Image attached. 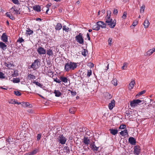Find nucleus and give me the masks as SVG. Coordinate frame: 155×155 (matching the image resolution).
Here are the masks:
<instances>
[{"mask_svg":"<svg viewBox=\"0 0 155 155\" xmlns=\"http://www.w3.org/2000/svg\"><path fill=\"white\" fill-rule=\"evenodd\" d=\"M77 67L76 63L70 62L66 63L64 66V70L65 71L68 72L70 70H74Z\"/></svg>","mask_w":155,"mask_h":155,"instance_id":"nucleus-1","label":"nucleus"},{"mask_svg":"<svg viewBox=\"0 0 155 155\" xmlns=\"http://www.w3.org/2000/svg\"><path fill=\"white\" fill-rule=\"evenodd\" d=\"M105 23L106 25H109L110 27L111 28H113L116 25V21L115 19H113L110 18H106Z\"/></svg>","mask_w":155,"mask_h":155,"instance_id":"nucleus-2","label":"nucleus"},{"mask_svg":"<svg viewBox=\"0 0 155 155\" xmlns=\"http://www.w3.org/2000/svg\"><path fill=\"white\" fill-rule=\"evenodd\" d=\"M139 99L134 100L130 102V105L132 107H134L138 105H140L143 104V103Z\"/></svg>","mask_w":155,"mask_h":155,"instance_id":"nucleus-3","label":"nucleus"},{"mask_svg":"<svg viewBox=\"0 0 155 155\" xmlns=\"http://www.w3.org/2000/svg\"><path fill=\"white\" fill-rule=\"evenodd\" d=\"M58 142L61 144H64L66 141L67 139L63 135L60 134L57 138Z\"/></svg>","mask_w":155,"mask_h":155,"instance_id":"nucleus-4","label":"nucleus"},{"mask_svg":"<svg viewBox=\"0 0 155 155\" xmlns=\"http://www.w3.org/2000/svg\"><path fill=\"white\" fill-rule=\"evenodd\" d=\"M40 64V61L38 59H37L35 60L31 66V68L35 70L37 68Z\"/></svg>","mask_w":155,"mask_h":155,"instance_id":"nucleus-5","label":"nucleus"},{"mask_svg":"<svg viewBox=\"0 0 155 155\" xmlns=\"http://www.w3.org/2000/svg\"><path fill=\"white\" fill-rule=\"evenodd\" d=\"M75 40L77 42L81 44H84V39L82 37V34L81 33L76 36Z\"/></svg>","mask_w":155,"mask_h":155,"instance_id":"nucleus-6","label":"nucleus"},{"mask_svg":"<svg viewBox=\"0 0 155 155\" xmlns=\"http://www.w3.org/2000/svg\"><path fill=\"white\" fill-rule=\"evenodd\" d=\"M38 53L40 55L45 54L46 53V51L43 47H39L37 50Z\"/></svg>","mask_w":155,"mask_h":155,"instance_id":"nucleus-7","label":"nucleus"},{"mask_svg":"<svg viewBox=\"0 0 155 155\" xmlns=\"http://www.w3.org/2000/svg\"><path fill=\"white\" fill-rule=\"evenodd\" d=\"M10 11L12 13L15 14H20V12L18 10L15 6L12 7L10 9Z\"/></svg>","mask_w":155,"mask_h":155,"instance_id":"nucleus-8","label":"nucleus"},{"mask_svg":"<svg viewBox=\"0 0 155 155\" xmlns=\"http://www.w3.org/2000/svg\"><path fill=\"white\" fill-rule=\"evenodd\" d=\"M140 147L139 146H136L134 147V153L135 154L138 155L140 152Z\"/></svg>","mask_w":155,"mask_h":155,"instance_id":"nucleus-9","label":"nucleus"},{"mask_svg":"<svg viewBox=\"0 0 155 155\" xmlns=\"http://www.w3.org/2000/svg\"><path fill=\"white\" fill-rule=\"evenodd\" d=\"M115 105V101L114 100H113L111 101V102L109 104L108 107L110 110H112Z\"/></svg>","mask_w":155,"mask_h":155,"instance_id":"nucleus-10","label":"nucleus"},{"mask_svg":"<svg viewBox=\"0 0 155 155\" xmlns=\"http://www.w3.org/2000/svg\"><path fill=\"white\" fill-rule=\"evenodd\" d=\"M98 25L99 26L100 28L101 27L102 28H106V23H105L104 22L102 21H99L97 22Z\"/></svg>","mask_w":155,"mask_h":155,"instance_id":"nucleus-11","label":"nucleus"},{"mask_svg":"<svg viewBox=\"0 0 155 155\" xmlns=\"http://www.w3.org/2000/svg\"><path fill=\"white\" fill-rule=\"evenodd\" d=\"M83 140V143L87 145H88L91 142L89 139L87 137H84Z\"/></svg>","mask_w":155,"mask_h":155,"instance_id":"nucleus-12","label":"nucleus"},{"mask_svg":"<svg viewBox=\"0 0 155 155\" xmlns=\"http://www.w3.org/2000/svg\"><path fill=\"white\" fill-rule=\"evenodd\" d=\"M135 82L134 80L132 81L129 84L128 86V88L129 90H131L133 88L134 86V85L135 84Z\"/></svg>","mask_w":155,"mask_h":155,"instance_id":"nucleus-13","label":"nucleus"},{"mask_svg":"<svg viewBox=\"0 0 155 155\" xmlns=\"http://www.w3.org/2000/svg\"><path fill=\"white\" fill-rule=\"evenodd\" d=\"M5 65L6 66L8 69H12V68L14 67V65L12 63L10 62L5 63Z\"/></svg>","mask_w":155,"mask_h":155,"instance_id":"nucleus-14","label":"nucleus"},{"mask_svg":"<svg viewBox=\"0 0 155 155\" xmlns=\"http://www.w3.org/2000/svg\"><path fill=\"white\" fill-rule=\"evenodd\" d=\"M1 38L3 41L5 42H7L8 41V37L5 33H3L2 34Z\"/></svg>","mask_w":155,"mask_h":155,"instance_id":"nucleus-15","label":"nucleus"},{"mask_svg":"<svg viewBox=\"0 0 155 155\" xmlns=\"http://www.w3.org/2000/svg\"><path fill=\"white\" fill-rule=\"evenodd\" d=\"M21 105L24 107H28L29 108L31 107L32 106L28 102H22Z\"/></svg>","mask_w":155,"mask_h":155,"instance_id":"nucleus-16","label":"nucleus"},{"mask_svg":"<svg viewBox=\"0 0 155 155\" xmlns=\"http://www.w3.org/2000/svg\"><path fill=\"white\" fill-rule=\"evenodd\" d=\"M128 141L132 145L135 144L136 140L133 137H130L129 138Z\"/></svg>","mask_w":155,"mask_h":155,"instance_id":"nucleus-17","label":"nucleus"},{"mask_svg":"<svg viewBox=\"0 0 155 155\" xmlns=\"http://www.w3.org/2000/svg\"><path fill=\"white\" fill-rule=\"evenodd\" d=\"M0 48H2L3 50H5L6 49L7 45L2 42H0Z\"/></svg>","mask_w":155,"mask_h":155,"instance_id":"nucleus-18","label":"nucleus"},{"mask_svg":"<svg viewBox=\"0 0 155 155\" xmlns=\"http://www.w3.org/2000/svg\"><path fill=\"white\" fill-rule=\"evenodd\" d=\"M109 130L110 134L114 135L116 134L118 132V130L116 129H110Z\"/></svg>","mask_w":155,"mask_h":155,"instance_id":"nucleus-19","label":"nucleus"},{"mask_svg":"<svg viewBox=\"0 0 155 155\" xmlns=\"http://www.w3.org/2000/svg\"><path fill=\"white\" fill-rule=\"evenodd\" d=\"M62 28V25L61 23H58L55 26V29L56 30H60Z\"/></svg>","mask_w":155,"mask_h":155,"instance_id":"nucleus-20","label":"nucleus"},{"mask_svg":"<svg viewBox=\"0 0 155 155\" xmlns=\"http://www.w3.org/2000/svg\"><path fill=\"white\" fill-rule=\"evenodd\" d=\"M90 147L93 150L97 151L98 147H97L94 144H91L90 145Z\"/></svg>","mask_w":155,"mask_h":155,"instance_id":"nucleus-21","label":"nucleus"},{"mask_svg":"<svg viewBox=\"0 0 155 155\" xmlns=\"http://www.w3.org/2000/svg\"><path fill=\"white\" fill-rule=\"evenodd\" d=\"M150 24V23L148 21V20L147 19L143 23V25L145 28H148V27L149 25Z\"/></svg>","mask_w":155,"mask_h":155,"instance_id":"nucleus-22","label":"nucleus"},{"mask_svg":"<svg viewBox=\"0 0 155 155\" xmlns=\"http://www.w3.org/2000/svg\"><path fill=\"white\" fill-rule=\"evenodd\" d=\"M33 8L34 10L38 12H39L41 11V7L39 5H35L34 6Z\"/></svg>","mask_w":155,"mask_h":155,"instance_id":"nucleus-23","label":"nucleus"},{"mask_svg":"<svg viewBox=\"0 0 155 155\" xmlns=\"http://www.w3.org/2000/svg\"><path fill=\"white\" fill-rule=\"evenodd\" d=\"M100 28L99 26L98 25V24H97V22L96 24L94 25L92 28V29L93 30L98 31L100 29Z\"/></svg>","mask_w":155,"mask_h":155,"instance_id":"nucleus-24","label":"nucleus"},{"mask_svg":"<svg viewBox=\"0 0 155 155\" xmlns=\"http://www.w3.org/2000/svg\"><path fill=\"white\" fill-rule=\"evenodd\" d=\"M127 134V131L126 129H125L124 130H122L120 132V134L122 136H125Z\"/></svg>","mask_w":155,"mask_h":155,"instance_id":"nucleus-25","label":"nucleus"},{"mask_svg":"<svg viewBox=\"0 0 155 155\" xmlns=\"http://www.w3.org/2000/svg\"><path fill=\"white\" fill-rule=\"evenodd\" d=\"M54 93L55 94V96L57 97H59L61 94V93L58 90H55L54 91Z\"/></svg>","mask_w":155,"mask_h":155,"instance_id":"nucleus-26","label":"nucleus"},{"mask_svg":"<svg viewBox=\"0 0 155 155\" xmlns=\"http://www.w3.org/2000/svg\"><path fill=\"white\" fill-rule=\"evenodd\" d=\"M47 54L49 56H52L53 54V52L52 51V50L51 49L47 50Z\"/></svg>","mask_w":155,"mask_h":155,"instance_id":"nucleus-27","label":"nucleus"},{"mask_svg":"<svg viewBox=\"0 0 155 155\" xmlns=\"http://www.w3.org/2000/svg\"><path fill=\"white\" fill-rule=\"evenodd\" d=\"M14 73L12 74L13 77H15L18 75V71L15 69L13 70Z\"/></svg>","mask_w":155,"mask_h":155,"instance_id":"nucleus-28","label":"nucleus"},{"mask_svg":"<svg viewBox=\"0 0 155 155\" xmlns=\"http://www.w3.org/2000/svg\"><path fill=\"white\" fill-rule=\"evenodd\" d=\"M105 97L107 99H110L112 97V95L108 93H106L105 94Z\"/></svg>","mask_w":155,"mask_h":155,"instance_id":"nucleus-29","label":"nucleus"},{"mask_svg":"<svg viewBox=\"0 0 155 155\" xmlns=\"http://www.w3.org/2000/svg\"><path fill=\"white\" fill-rule=\"evenodd\" d=\"M60 79L61 81L64 83H67L68 82L67 78L65 77H61L60 78Z\"/></svg>","mask_w":155,"mask_h":155,"instance_id":"nucleus-30","label":"nucleus"},{"mask_svg":"<svg viewBox=\"0 0 155 155\" xmlns=\"http://www.w3.org/2000/svg\"><path fill=\"white\" fill-rule=\"evenodd\" d=\"M111 83L114 86H117V80L115 78L114 79L111 81Z\"/></svg>","mask_w":155,"mask_h":155,"instance_id":"nucleus-31","label":"nucleus"},{"mask_svg":"<svg viewBox=\"0 0 155 155\" xmlns=\"http://www.w3.org/2000/svg\"><path fill=\"white\" fill-rule=\"evenodd\" d=\"M35 76H34L33 74H29L28 76V78L29 80H30V79L31 80V79H35Z\"/></svg>","mask_w":155,"mask_h":155,"instance_id":"nucleus-32","label":"nucleus"},{"mask_svg":"<svg viewBox=\"0 0 155 155\" xmlns=\"http://www.w3.org/2000/svg\"><path fill=\"white\" fill-rule=\"evenodd\" d=\"M12 81L14 83H18L20 82V80L19 78H13Z\"/></svg>","mask_w":155,"mask_h":155,"instance_id":"nucleus-33","label":"nucleus"},{"mask_svg":"<svg viewBox=\"0 0 155 155\" xmlns=\"http://www.w3.org/2000/svg\"><path fill=\"white\" fill-rule=\"evenodd\" d=\"M107 15L106 17V18H110V15L111 14V12L110 10H108L107 11Z\"/></svg>","mask_w":155,"mask_h":155,"instance_id":"nucleus-34","label":"nucleus"},{"mask_svg":"<svg viewBox=\"0 0 155 155\" xmlns=\"http://www.w3.org/2000/svg\"><path fill=\"white\" fill-rule=\"evenodd\" d=\"M26 31L27 32V34L29 35H31L33 33V31L30 30V29L29 28H28V30Z\"/></svg>","mask_w":155,"mask_h":155,"instance_id":"nucleus-35","label":"nucleus"},{"mask_svg":"<svg viewBox=\"0 0 155 155\" xmlns=\"http://www.w3.org/2000/svg\"><path fill=\"white\" fill-rule=\"evenodd\" d=\"M75 110V109L74 107H72L70 109L69 112L70 113L74 114Z\"/></svg>","mask_w":155,"mask_h":155,"instance_id":"nucleus-36","label":"nucleus"},{"mask_svg":"<svg viewBox=\"0 0 155 155\" xmlns=\"http://www.w3.org/2000/svg\"><path fill=\"white\" fill-rule=\"evenodd\" d=\"M128 65V64L126 62H125L124 63L123 66L121 68L123 70H125V67L127 68Z\"/></svg>","mask_w":155,"mask_h":155,"instance_id":"nucleus-37","label":"nucleus"},{"mask_svg":"<svg viewBox=\"0 0 155 155\" xmlns=\"http://www.w3.org/2000/svg\"><path fill=\"white\" fill-rule=\"evenodd\" d=\"M145 6L144 5H143L141 7L140 12V13H143L144 11Z\"/></svg>","mask_w":155,"mask_h":155,"instance_id":"nucleus-38","label":"nucleus"},{"mask_svg":"<svg viewBox=\"0 0 155 155\" xmlns=\"http://www.w3.org/2000/svg\"><path fill=\"white\" fill-rule=\"evenodd\" d=\"M127 12H124L123 13V15L121 17L123 19H125L127 17Z\"/></svg>","mask_w":155,"mask_h":155,"instance_id":"nucleus-39","label":"nucleus"},{"mask_svg":"<svg viewBox=\"0 0 155 155\" xmlns=\"http://www.w3.org/2000/svg\"><path fill=\"white\" fill-rule=\"evenodd\" d=\"M69 28L68 27H66V25H64L63 28V30L68 32Z\"/></svg>","mask_w":155,"mask_h":155,"instance_id":"nucleus-40","label":"nucleus"},{"mask_svg":"<svg viewBox=\"0 0 155 155\" xmlns=\"http://www.w3.org/2000/svg\"><path fill=\"white\" fill-rule=\"evenodd\" d=\"M146 92V91L145 90H143V91H142L140 92H139L138 94H137L136 95V96H139L140 95H141L145 93Z\"/></svg>","mask_w":155,"mask_h":155,"instance_id":"nucleus-41","label":"nucleus"},{"mask_svg":"<svg viewBox=\"0 0 155 155\" xmlns=\"http://www.w3.org/2000/svg\"><path fill=\"white\" fill-rule=\"evenodd\" d=\"M5 78L4 74L2 72H0V78L4 79Z\"/></svg>","mask_w":155,"mask_h":155,"instance_id":"nucleus-42","label":"nucleus"},{"mask_svg":"<svg viewBox=\"0 0 155 155\" xmlns=\"http://www.w3.org/2000/svg\"><path fill=\"white\" fill-rule=\"evenodd\" d=\"M8 103L9 104H15V100L12 99L11 100L8 101Z\"/></svg>","mask_w":155,"mask_h":155,"instance_id":"nucleus-43","label":"nucleus"},{"mask_svg":"<svg viewBox=\"0 0 155 155\" xmlns=\"http://www.w3.org/2000/svg\"><path fill=\"white\" fill-rule=\"evenodd\" d=\"M53 78L54 79V81L56 82L57 83L60 84L61 82V81H60L59 79H58L57 78Z\"/></svg>","mask_w":155,"mask_h":155,"instance_id":"nucleus-44","label":"nucleus"},{"mask_svg":"<svg viewBox=\"0 0 155 155\" xmlns=\"http://www.w3.org/2000/svg\"><path fill=\"white\" fill-rule=\"evenodd\" d=\"M92 71L91 70H89L87 71V76L90 77Z\"/></svg>","mask_w":155,"mask_h":155,"instance_id":"nucleus-45","label":"nucleus"},{"mask_svg":"<svg viewBox=\"0 0 155 155\" xmlns=\"http://www.w3.org/2000/svg\"><path fill=\"white\" fill-rule=\"evenodd\" d=\"M68 90L71 92L72 95L73 96H74L76 95V93L75 91H73L70 90Z\"/></svg>","mask_w":155,"mask_h":155,"instance_id":"nucleus-46","label":"nucleus"},{"mask_svg":"<svg viewBox=\"0 0 155 155\" xmlns=\"http://www.w3.org/2000/svg\"><path fill=\"white\" fill-rule=\"evenodd\" d=\"M24 41V40L22 38H19L18 40H17V42H19V43H21L22 42Z\"/></svg>","mask_w":155,"mask_h":155,"instance_id":"nucleus-47","label":"nucleus"},{"mask_svg":"<svg viewBox=\"0 0 155 155\" xmlns=\"http://www.w3.org/2000/svg\"><path fill=\"white\" fill-rule=\"evenodd\" d=\"M14 94L17 96H20L21 95V94L19 91H14Z\"/></svg>","mask_w":155,"mask_h":155,"instance_id":"nucleus-48","label":"nucleus"},{"mask_svg":"<svg viewBox=\"0 0 155 155\" xmlns=\"http://www.w3.org/2000/svg\"><path fill=\"white\" fill-rule=\"evenodd\" d=\"M41 137V134H38L37 136V140H39Z\"/></svg>","mask_w":155,"mask_h":155,"instance_id":"nucleus-49","label":"nucleus"},{"mask_svg":"<svg viewBox=\"0 0 155 155\" xmlns=\"http://www.w3.org/2000/svg\"><path fill=\"white\" fill-rule=\"evenodd\" d=\"M126 127L125 125H121L119 127V128L120 129H124Z\"/></svg>","mask_w":155,"mask_h":155,"instance_id":"nucleus-50","label":"nucleus"},{"mask_svg":"<svg viewBox=\"0 0 155 155\" xmlns=\"http://www.w3.org/2000/svg\"><path fill=\"white\" fill-rule=\"evenodd\" d=\"M86 50H85V49H84L83 51H82V54L84 56H86Z\"/></svg>","mask_w":155,"mask_h":155,"instance_id":"nucleus-51","label":"nucleus"},{"mask_svg":"<svg viewBox=\"0 0 155 155\" xmlns=\"http://www.w3.org/2000/svg\"><path fill=\"white\" fill-rule=\"evenodd\" d=\"M34 83L35 84L39 86V87H41V84H40L39 82H36V81H35V82H34Z\"/></svg>","mask_w":155,"mask_h":155,"instance_id":"nucleus-52","label":"nucleus"},{"mask_svg":"<svg viewBox=\"0 0 155 155\" xmlns=\"http://www.w3.org/2000/svg\"><path fill=\"white\" fill-rule=\"evenodd\" d=\"M118 13L117 10L116 9H114V11L113 12V13L115 15H117Z\"/></svg>","mask_w":155,"mask_h":155,"instance_id":"nucleus-53","label":"nucleus"},{"mask_svg":"<svg viewBox=\"0 0 155 155\" xmlns=\"http://www.w3.org/2000/svg\"><path fill=\"white\" fill-rule=\"evenodd\" d=\"M87 65L91 68L93 67L94 66V64L92 63H89Z\"/></svg>","mask_w":155,"mask_h":155,"instance_id":"nucleus-54","label":"nucleus"},{"mask_svg":"<svg viewBox=\"0 0 155 155\" xmlns=\"http://www.w3.org/2000/svg\"><path fill=\"white\" fill-rule=\"evenodd\" d=\"M112 41V39L109 38L108 39V45H111V42Z\"/></svg>","mask_w":155,"mask_h":155,"instance_id":"nucleus-55","label":"nucleus"},{"mask_svg":"<svg viewBox=\"0 0 155 155\" xmlns=\"http://www.w3.org/2000/svg\"><path fill=\"white\" fill-rule=\"evenodd\" d=\"M138 24L137 21H134L132 25L133 26H135L137 24Z\"/></svg>","mask_w":155,"mask_h":155,"instance_id":"nucleus-56","label":"nucleus"},{"mask_svg":"<svg viewBox=\"0 0 155 155\" xmlns=\"http://www.w3.org/2000/svg\"><path fill=\"white\" fill-rule=\"evenodd\" d=\"M12 2L15 4H17L18 3V0H12Z\"/></svg>","mask_w":155,"mask_h":155,"instance_id":"nucleus-57","label":"nucleus"},{"mask_svg":"<svg viewBox=\"0 0 155 155\" xmlns=\"http://www.w3.org/2000/svg\"><path fill=\"white\" fill-rule=\"evenodd\" d=\"M152 54L151 53V51H150V49L147 52V55H150Z\"/></svg>","mask_w":155,"mask_h":155,"instance_id":"nucleus-58","label":"nucleus"},{"mask_svg":"<svg viewBox=\"0 0 155 155\" xmlns=\"http://www.w3.org/2000/svg\"><path fill=\"white\" fill-rule=\"evenodd\" d=\"M87 37L88 38V40H90V37L89 36V35L88 33H87Z\"/></svg>","mask_w":155,"mask_h":155,"instance_id":"nucleus-59","label":"nucleus"},{"mask_svg":"<svg viewBox=\"0 0 155 155\" xmlns=\"http://www.w3.org/2000/svg\"><path fill=\"white\" fill-rule=\"evenodd\" d=\"M11 19L13 20L15 19V17L12 16V15H11L9 17Z\"/></svg>","mask_w":155,"mask_h":155,"instance_id":"nucleus-60","label":"nucleus"},{"mask_svg":"<svg viewBox=\"0 0 155 155\" xmlns=\"http://www.w3.org/2000/svg\"><path fill=\"white\" fill-rule=\"evenodd\" d=\"M5 15L7 16L8 17H9L11 15L9 13L7 12L5 14Z\"/></svg>","mask_w":155,"mask_h":155,"instance_id":"nucleus-61","label":"nucleus"},{"mask_svg":"<svg viewBox=\"0 0 155 155\" xmlns=\"http://www.w3.org/2000/svg\"><path fill=\"white\" fill-rule=\"evenodd\" d=\"M47 64L48 65H51V63L50 61L49 60H48L47 61Z\"/></svg>","mask_w":155,"mask_h":155,"instance_id":"nucleus-62","label":"nucleus"},{"mask_svg":"<svg viewBox=\"0 0 155 155\" xmlns=\"http://www.w3.org/2000/svg\"><path fill=\"white\" fill-rule=\"evenodd\" d=\"M66 150V152H67V153H68V152H70V149L69 148H68L67 147Z\"/></svg>","mask_w":155,"mask_h":155,"instance_id":"nucleus-63","label":"nucleus"},{"mask_svg":"<svg viewBox=\"0 0 155 155\" xmlns=\"http://www.w3.org/2000/svg\"><path fill=\"white\" fill-rule=\"evenodd\" d=\"M51 3H49L47 5V8H49L51 5Z\"/></svg>","mask_w":155,"mask_h":155,"instance_id":"nucleus-64","label":"nucleus"}]
</instances>
